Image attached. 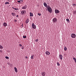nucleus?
<instances>
[{
	"instance_id": "nucleus-19",
	"label": "nucleus",
	"mask_w": 76,
	"mask_h": 76,
	"mask_svg": "<svg viewBox=\"0 0 76 76\" xmlns=\"http://www.w3.org/2000/svg\"><path fill=\"white\" fill-rule=\"evenodd\" d=\"M30 16H33V14H32V13H31V12H30Z\"/></svg>"
},
{
	"instance_id": "nucleus-10",
	"label": "nucleus",
	"mask_w": 76,
	"mask_h": 76,
	"mask_svg": "<svg viewBox=\"0 0 76 76\" xmlns=\"http://www.w3.org/2000/svg\"><path fill=\"white\" fill-rule=\"evenodd\" d=\"M27 7L26 6H25L22 7V9H26Z\"/></svg>"
},
{
	"instance_id": "nucleus-38",
	"label": "nucleus",
	"mask_w": 76,
	"mask_h": 76,
	"mask_svg": "<svg viewBox=\"0 0 76 76\" xmlns=\"http://www.w3.org/2000/svg\"><path fill=\"white\" fill-rule=\"evenodd\" d=\"M75 63H76V59H75Z\"/></svg>"
},
{
	"instance_id": "nucleus-32",
	"label": "nucleus",
	"mask_w": 76,
	"mask_h": 76,
	"mask_svg": "<svg viewBox=\"0 0 76 76\" xmlns=\"http://www.w3.org/2000/svg\"><path fill=\"white\" fill-rule=\"evenodd\" d=\"M73 59L74 60H75L76 59V58H73Z\"/></svg>"
},
{
	"instance_id": "nucleus-28",
	"label": "nucleus",
	"mask_w": 76,
	"mask_h": 76,
	"mask_svg": "<svg viewBox=\"0 0 76 76\" xmlns=\"http://www.w3.org/2000/svg\"><path fill=\"white\" fill-rule=\"evenodd\" d=\"M0 48L1 49H2L3 48V47H2V46H1V45H0Z\"/></svg>"
},
{
	"instance_id": "nucleus-35",
	"label": "nucleus",
	"mask_w": 76,
	"mask_h": 76,
	"mask_svg": "<svg viewBox=\"0 0 76 76\" xmlns=\"http://www.w3.org/2000/svg\"><path fill=\"white\" fill-rule=\"evenodd\" d=\"M26 58H28V57L27 56H25Z\"/></svg>"
},
{
	"instance_id": "nucleus-6",
	"label": "nucleus",
	"mask_w": 76,
	"mask_h": 76,
	"mask_svg": "<svg viewBox=\"0 0 76 76\" xmlns=\"http://www.w3.org/2000/svg\"><path fill=\"white\" fill-rule=\"evenodd\" d=\"M55 13H60V11L58 10H55Z\"/></svg>"
},
{
	"instance_id": "nucleus-20",
	"label": "nucleus",
	"mask_w": 76,
	"mask_h": 76,
	"mask_svg": "<svg viewBox=\"0 0 76 76\" xmlns=\"http://www.w3.org/2000/svg\"><path fill=\"white\" fill-rule=\"evenodd\" d=\"M5 4H9V2H6Z\"/></svg>"
},
{
	"instance_id": "nucleus-22",
	"label": "nucleus",
	"mask_w": 76,
	"mask_h": 76,
	"mask_svg": "<svg viewBox=\"0 0 76 76\" xmlns=\"http://www.w3.org/2000/svg\"><path fill=\"white\" fill-rule=\"evenodd\" d=\"M5 58H6L7 59H9V57H7V56H5Z\"/></svg>"
},
{
	"instance_id": "nucleus-31",
	"label": "nucleus",
	"mask_w": 76,
	"mask_h": 76,
	"mask_svg": "<svg viewBox=\"0 0 76 76\" xmlns=\"http://www.w3.org/2000/svg\"><path fill=\"white\" fill-rule=\"evenodd\" d=\"M19 46H20V47H22V45L21 44H19Z\"/></svg>"
},
{
	"instance_id": "nucleus-30",
	"label": "nucleus",
	"mask_w": 76,
	"mask_h": 76,
	"mask_svg": "<svg viewBox=\"0 0 76 76\" xmlns=\"http://www.w3.org/2000/svg\"><path fill=\"white\" fill-rule=\"evenodd\" d=\"M14 22H17V20H15Z\"/></svg>"
},
{
	"instance_id": "nucleus-36",
	"label": "nucleus",
	"mask_w": 76,
	"mask_h": 76,
	"mask_svg": "<svg viewBox=\"0 0 76 76\" xmlns=\"http://www.w3.org/2000/svg\"><path fill=\"white\" fill-rule=\"evenodd\" d=\"M21 48H22V49H24V48L23 47H22Z\"/></svg>"
},
{
	"instance_id": "nucleus-21",
	"label": "nucleus",
	"mask_w": 76,
	"mask_h": 76,
	"mask_svg": "<svg viewBox=\"0 0 76 76\" xmlns=\"http://www.w3.org/2000/svg\"><path fill=\"white\" fill-rule=\"evenodd\" d=\"M64 47V50H65V51H66L67 50V48L66 47Z\"/></svg>"
},
{
	"instance_id": "nucleus-4",
	"label": "nucleus",
	"mask_w": 76,
	"mask_h": 76,
	"mask_svg": "<svg viewBox=\"0 0 76 76\" xmlns=\"http://www.w3.org/2000/svg\"><path fill=\"white\" fill-rule=\"evenodd\" d=\"M32 27L33 28H34V29H36V26L35 25H34V23L32 24Z\"/></svg>"
},
{
	"instance_id": "nucleus-14",
	"label": "nucleus",
	"mask_w": 76,
	"mask_h": 76,
	"mask_svg": "<svg viewBox=\"0 0 76 76\" xmlns=\"http://www.w3.org/2000/svg\"><path fill=\"white\" fill-rule=\"evenodd\" d=\"M14 69H15V71L16 72H18V70L17 69V68H16V67H14Z\"/></svg>"
},
{
	"instance_id": "nucleus-15",
	"label": "nucleus",
	"mask_w": 76,
	"mask_h": 76,
	"mask_svg": "<svg viewBox=\"0 0 76 76\" xmlns=\"http://www.w3.org/2000/svg\"><path fill=\"white\" fill-rule=\"evenodd\" d=\"M34 55H32L31 56V59H34Z\"/></svg>"
},
{
	"instance_id": "nucleus-16",
	"label": "nucleus",
	"mask_w": 76,
	"mask_h": 76,
	"mask_svg": "<svg viewBox=\"0 0 76 76\" xmlns=\"http://www.w3.org/2000/svg\"><path fill=\"white\" fill-rule=\"evenodd\" d=\"M22 1H23V0H20V1H17V2L18 3H22Z\"/></svg>"
},
{
	"instance_id": "nucleus-23",
	"label": "nucleus",
	"mask_w": 76,
	"mask_h": 76,
	"mask_svg": "<svg viewBox=\"0 0 76 76\" xmlns=\"http://www.w3.org/2000/svg\"><path fill=\"white\" fill-rule=\"evenodd\" d=\"M37 15H39V16H41V14L40 13H38L37 14Z\"/></svg>"
},
{
	"instance_id": "nucleus-37",
	"label": "nucleus",
	"mask_w": 76,
	"mask_h": 76,
	"mask_svg": "<svg viewBox=\"0 0 76 76\" xmlns=\"http://www.w3.org/2000/svg\"><path fill=\"white\" fill-rule=\"evenodd\" d=\"M76 13V11H74V13Z\"/></svg>"
},
{
	"instance_id": "nucleus-2",
	"label": "nucleus",
	"mask_w": 76,
	"mask_h": 76,
	"mask_svg": "<svg viewBox=\"0 0 76 76\" xmlns=\"http://www.w3.org/2000/svg\"><path fill=\"white\" fill-rule=\"evenodd\" d=\"M21 13L22 15H25L26 13V11L25 10H23L21 12Z\"/></svg>"
},
{
	"instance_id": "nucleus-24",
	"label": "nucleus",
	"mask_w": 76,
	"mask_h": 76,
	"mask_svg": "<svg viewBox=\"0 0 76 76\" xmlns=\"http://www.w3.org/2000/svg\"><path fill=\"white\" fill-rule=\"evenodd\" d=\"M23 38H26V36H23Z\"/></svg>"
},
{
	"instance_id": "nucleus-7",
	"label": "nucleus",
	"mask_w": 76,
	"mask_h": 76,
	"mask_svg": "<svg viewBox=\"0 0 76 76\" xmlns=\"http://www.w3.org/2000/svg\"><path fill=\"white\" fill-rule=\"evenodd\" d=\"M59 57L60 60H63V56L62 55L60 54L59 56Z\"/></svg>"
},
{
	"instance_id": "nucleus-29",
	"label": "nucleus",
	"mask_w": 76,
	"mask_h": 76,
	"mask_svg": "<svg viewBox=\"0 0 76 76\" xmlns=\"http://www.w3.org/2000/svg\"><path fill=\"white\" fill-rule=\"evenodd\" d=\"M72 5L73 6H76V5L75 4H72Z\"/></svg>"
},
{
	"instance_id": "nucleus-8",
	"label": "nucleus",
	"mask_w": 76,
	"mask_h": 76,
	"mask_svg": "<svg viewBox=\"0 0 76 76\" xmlns=\"http://www.w3.org/2000/svg\"><path fill=\"white\" fill-rule=\"evenodd\" d=\"M57 21V19L56 18H54L53 20V22H54V23L56 22Z\"/></svg>"
},
{
	"instance_id": "nucleus-26",
	"label": "nucleus",
	"mask_w": 76,
	"mask_h": 76,
	"mask_svg": "<svg viewBox=\"0 0 76 76\" xmlns=\"http://www.w3.org/2000/svg\"><path fill=\"white\" fill-rule=\"evenodd\" d=\"M66 20L67 21V22H69V19H67Z\"/></svg>"
},
{
	"instance_id": "nucleus-33",
	"label": "nucleus",
	"mask_w": 76,
	"mask_h": 76,
	"mask_svg": "<svg viewBox=\"0 0 76 76\" xmlns=\"http://www.w3.org/2000/svg\"><path fill=\"white\" fill-rule=\"evenodd\" d=\"M16 17H17V18H18V17H19V15H17V16H16Z\"/></svg>"
},
{
	"instance_id": "nucleus-17",
	"label": "nucleus",
	"mask_w": 76,
	"mask_h": 76,
	"mask_svg": "<svg viewBox=\"0 0 76 76\" xmlns=\"http://www.w3.org/2000/svg\"><path fill=\"white\" fill-rule=\"evenodd\" d=\"M11 15H12V16H16V15H15V13H13V12H12L11 13Z\"/></svg>"
},
{
	"instance_id": "nucleus-1",
	"label": "nucleus",
	"mask_w": 76,
	"mask_h": 76,
	"mask_svg": "<svg viewBox=\"0 0 76 76\" xmlns=\"http://www.w3.org/2000/svg\"><path fill=\"white\" fill-rule=\"evenodd\" d=\"M48 12H49L50 13H51L53 11V10H52L51 8L50 7H48Z\"/></svg>"
},
{
	"instance_id": "nucleus-13",
	"label": "nucleus",
	"mask_w": 76,
	"mask_h": 76,
	"mask_svg": "<svg viewBox=\"0 0 76 76\" xmlns=\"http://www.w3.org/2000/svg\"><path fill=\"white\" fill-rule=\"evenodd\" d=\"M29 22V19H28L26 21V23H28Z\"/></svg>"
},
{
	"instance_id": "nucleus-18",
	"label": "nucleus",
	"mask_w": 76,
	"mask_h": 76,
	"mask_svg": "<svg viewBox=\"0 0 76 76\" xmlns=\"http://www.w3.org/2000/svg\"><path fill=\"white\" fill-rule=\"evenodd\" d=\"M12 9H14V10H18V8H15L13 7H12Z\"/></svg>"
},
{
	"instance_id": "nucleus-27",
	"label": "nucleus",
	"mask_w": 76,
	"mask_h": 76,
	"mask_svg": "<svg viewBox=\"0 0 76 76\" xmlns=\"http://www.w3.org/2000/svg\"><path fill=\"white\" fill-rule=\"evenodd\" d=\"M35 41H36V42H38V39H36Z\"/></svg>"
},
{
	"instance_id": "nucleus-12",
	"label": "nucleus",
	"mask_w": 76,
	"mask_h": 76,
	"mask_svg": "<svg viewBox=\"0 0 76 76\" xmlns=\"http://www.w3.org/2000/svg\"><path fill=\"white\" fill-rule=\"evenodd\" d=\"M44 5L45 6V7H47V3L45 2H44Z\"/></svg>"
},
{
	"instance_id": "nucleus-11",
	"label": "nucleus",
	"mask_w": 76,
	"mask_h": 76,
	"mask_svg": "<svg viewBox=\"0 0 76 76\" xmlns=\"http://www.w3.org/2000/svg\"><path fill=\"white\" fill-rule=\"evenodd\" d=\"M3 25L4 26H7V24L6 23H3Z\"/></svg>"
},
{
	"instance_id": "nucleus-25",
	"label": "nucleus",
	"mask_w": 76,
	"mask_h": 76,
	"mask_svg": "<svg viewBox=\"0 0 76 76\" xmlns=\"http://www.w3.org/2000/svg\"><path fill=\"white\" fill-rule=\"evenodd\" d=\"M58 66H60V64L58 63V62H57V63Z\"/></svg>"
},
{
	"instance_id": "nucleus-5",
	"label": "nucleus",
	"mask_w": 76,
	"mask_h": 76,
	"mask_svg": "<svg viewBox=\"0 0 76 76\" xmlns=\"http://www.w3.org/2000/svg\"><path fill=\"white\" fill-rule=\"evenodd\" d=\"M42 75L43 76H45V75H46V73L45 72H42L41 73Z\"/></svg>"
},
{
	"instance_id": "nucleus-3",
	"label": "nucleus",
	"mask_w": 76,
	"mask_h": 76,
	"mask_svg": "<svg viewBox=\"0 0 76 76\" xmlns=\"http://www.w3.org/2000/svg\"><path fill=\"white\" fill-rule=\"evenodd\" d=\"M71 36L72 38H76V34H72Z\"/></svg>"
},
{
	"instance_id": "nucleus-34",
	"label": "nucleus",
	"mask_w": 76,
	"mask_h": 76,
	"mask_svg": "<svg viewBox=\"0 0 76 76\" xmlns=\"http://www.w3.org/2000/svg\"><path fill=\"white\" fill-rule=\"evenodd\" d=\"M21 27L23 28V23L22 24V25H21Z\"/></svg>"
},
{
	"instance_id": "nucleus-9",
	"label": "nucleus",
	"mask_w": 76,
	"mask_h": 76,
	"mask_svg": "<svg viewBox=\"0 0 76 76\" xmlns=\"http://www.w3.org/2000/svg\"><path fill=\"white\" fill-rule=\"evenodd\" d=\"M45 54L46 55H47V56H48V55H50V52L48 51H46L45 52Z\"/></svg>"
}]
</instances>
